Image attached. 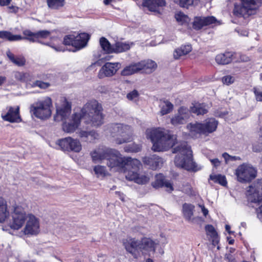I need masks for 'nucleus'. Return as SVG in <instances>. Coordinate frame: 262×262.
<instances>
[{
	"label": "nucleus",
	"instance_id": "393cba45",
	"mask_svg": "<svg viewBox=\"0 0 262 262\" xmlns=\"http://www.w3.org/2000/svg\"><path fill=\"white\" fill-rule=\"evenodd\" d=\"M194 206L189 204H184L183 205V213L184 218L189 223H194L195 218L193 217Z\"/></svg>",
	"mask_w": 262,
	"mask_h": 262
},
{
	"label": "nucleus",
	"instance_id": "aec40b11",
	"mask_svg": "<svg viewBox=\"0 0 262 262\" xmlns=\"http://www.w3.org/2000/svg\"><path fill=\"white\" fill-rule=\"evenodd\" d=\"M165 5V0H145L142 3V6L149 11L157 13H160L161 9Z\"/></svg>",
	"mask_w": 262,
	"mask_h": 262
},
{
	"label": "nucleus",
	"instance_id": "0eeeda50",
	"mask_svg": "<svg viewBox=\"0 0 262 262\" xmlns=\"http://www.w3.org/2000/svg\"><path fill=\"white\" fill-rule=\"evenodd\" d=\"M241 4L234 6V14L244 18L254 14L262 4L261 0H241Z\"/></svg>",
	"mask_w": 262,
	"mask_h": 262
},
{
	"label": "nucleus",
	"instance_id": "2f4dec72",
	"mask_svg": "<svg viewBox=\"0 0 262 262\" xmlns=\"http://www.w3.org/2000/svg\"><path fill=\"white\" fill-rule=\"evenodd\" d=\"M160 107V114L163 116L170 113L173 110V105L170 102L166 100L161 102Z\"/></svg>",
	"mask_w": 262,
	"mask_h": 262
},
{
	"label": "nucleus",
	"instance_id": "1a4fd4ad",
	"mask_svg": "<svg viewBox=\"0 0 262 262\" xmlns=\"http://www.w3.org/2000/svg\"><path fill=\"white\" fill-rule=\"evenodd\" d=\"M257 173L256 168L248 163L238 165L234 172L237 181L242 183L251 182L257 177Z\"/></svg>",
	"mask_w": 262,
	"mask_h": 262
},
{
	"label": "nucleus",
	"instance_id": "423d86ee",
	"mask_svg": "<svg viewBox=\"0 0 262 262\" xmlns=\"http://www.w3.org/2000/svg\"><path fill=\"white\" fill-rule=\"evenodd\" d=\"M173 153H178L174 163L177 166L187 170L196 171L198 169L192 159V152L186 142L181 143L173 149Z\"/></svg>",
	"mask_w": 262,
	"mask_h": 262
},
{
	"label": "nucleus",
	"instance_id": "bb28decb",
	"mask_svg": "<svg viewBox=\"0 0 262 262\" xmlns=\"http://www.w3.org/2000/svg\"><path fill=\"white\" fill-rule=\"evenodd\" d=\"M138 62H133L126 66L121 72V75L123 76H128L139 72Z\"/></svg>",
	"mask_w": 262,
	"mask_h": 262
},
{
	"label": "nucleus",
	"instance_id": "09e8293b",
	"mask_svg": "<svg viewBox=\"0 0 262 262\" xmlns=\"http://www.w3.org/2000/svg\"><path fill=\"white\" fill-rule=\"evenodd\" d=\"M174 2L181 7L188 8L193 4L192 0H174Z\"/></svg>",
	"mask_w": 262,
	"mask_h": 262
},
{
	"label": "nucleus",
	"instance_id": "2eb2a0df",
	"mask_svg": "<svg viewBox=\"0 0 262 262\" xmlns=\"http://www.w3.org/2000/svg\"><path fill=\"white\" fill-rule=\"evenodd\" d=\"M122 243L126 250L134 257L137 258L140 256V240L135 238L127 237L123 239Z\"/></svg>",
	"mask_w": 262,
	"mask_h": 262
},
{
	"label": "nucleus",
	"instance_id": "338daca9",
	"mask_svg": "<svg viewBox=\"0 0 262 262\" xmlns=\"http://www.w3.org/2000/svg\"><path fill=\"white\" fill-rule=\"evenodd\" d=\"M161 239H160L161 241H160V242L163 245L167 243V240H166V238H165V237L162 236V235L161 236Z\"/></svg>",
	"mask_w": 262,
	"mask_h": 262
},
{
	"label": "nucleus",
	"instance_id": "4c0bfd02",
	"mask_svg": "<svg viewBox=\"0 0 262 262\" xmlns=\"http://www.w3.org/2000/svg\"><path fill=\"white\" fill-rule=\"evenodd\" d=\"M93 170L98 178L104 177L108 174L105 167L103 166L96 165L94 167Z\"/></svg>",
	"mask_w": 262,
	"mask_h": 262
},
{
	"label": "nucleus",
	"instance_id": "a19ab883",
	"mask_svg": "<svg viewBox=\"0 0 262 262\" xmlns=\"http://www.w3.org/2000/svg\"><path fill=\"white\" fill-rule=\"evenodd\" d=\"M166 181V180L165 179V178L162 174H157L156 176V180L152 183V185L156 188L163 187V185H164Z\"/></svg>",
	"mask_w": 262,
	"mask_h": 262
},
{
	"label": "nucleus",
	"instance_id": "9d476101",
	"mask_svg": "<svg viewBox=\"0 0 262 262\" xmlns=\"http://www.w3.org/2000/svg\"><path fill=\"white\" fill-rule=\"evenodd\" d=\"M28 214L23 207L20 206H14L10 214L9 223L11 229L18 230L21 229L26 221Z\"/></svg>",
	"mask_w": 262,
	"mask_h": 262
},
{
	"label": "nucleus",
	"instance_id": "7ed1b4c3",
	"mask_svg": "<svg viewBox=\"0 0 262 262\" xmlns=\"http://www.w3.org/2000/svg\"><path fill=\"white\" fill-rule=\"evenodd\" d=\"M146 135L152 142L151 148L154 151L166 150L172 147L176 141L174 135L162 128H148L146 131Z\"/></svg>",
	"mask_w": 262,
	"mask_h": 262
},
{
	"label": "nucleus",
	"instance_id": "72a5a7b5",
	"mask_svg": "<svg viewBox=\"0 0 262 262\" xmlns=\"http://www.w3.org/2000/svg\"><path fill=\"white\" fill-rule=\"evenodd\" d=\"M130 48V44L123 42H117L114 45L113 53H121L129 50Z\"/></svg>",
	"mask_w": 262,
	"mask_h": 262
},
{
	"label": "nucleus",
	"instance_id": "412c9836",
	"mask_svg": "<svg viewBox=\"0 0 262 262\" xmlns=\"http://www.w3.org/2000/svg\"><path fill=\"white\" fill-rule=\"evenodd\" d=\"M143 162L144 164L148 166L151 169L156 170L162 166L164 160L157 155H153L144 157L143 159Z\"/></svg>",
	"mask_w": 262,
	"mask_h": 262
},
{
	"label": "nucleus",
	"instance_id": "6e6d98bb",
	"mask_svg": "<svg viewBox=\"0 0 262 262\" xmlns=\"http://www.w3.org/2000/svg\"><path fill=\"white\" fill-rule=\"evenodd\" d=\"M253 150L255 152H260L262 151V143H257L253 145Z\"/></svg>",
	"mask_w": 262,
	"mask_h": 262
},
{
	"label": "nucleus",
	"instance_id": "a211bd4d",
	"mask_svg": "<svg viewBox=\"0 0 262 262\" xmlns=\"http://www.w3.org/2000/svg\"><path fill=\"white\" fill-rule=\"evenodd\" d=\"M7 112L6 113H3L1 115V117L4 120L11 123H18L21 121L19 106H9L7 107Z\"/></svg>",
	"mask_w": 262,
	"mask_h": 262
},
{
	"label": "nucleus",
	"instance_id": "3c124183",
	"mask_svg": "<svg viewBox=\"0 0 262 262\" xmlns=\"http://www.w3.org/2000/svg\"><path fill=\"white\" fill-rule=\"evenodd\" d=\"M75 39L74 35H68L64 37L63 43L66 45H72L74 47V42Z\"/></svg>",
	"mask_w": 262,
	"mask_h": 262
},
{
	"label": "nucleus",
	"instance_id": "680f3d73",
	"mask_svg": "<svg viewBox=\"0 0 262 262\" xmlns=\"http://www.w3.org/2000/svg\"><path fill=\"white\" fill-rule=\"evenodd\" d=\"M199 207L201 208V211L205 216H206L208 214V210L207 208H205L204 205H199Z\"/></svg>",
	"mask_w": 262,
	"mask_h": 262
},
{
	"label": "nucleus",
	"instance_id": "dca6fc26",
	"mask_svg": "<svg viewBox=\"0 0 262 262\" xmlns=\"http://www.w3.org/2000/svg\"><path fill=\"white\" fill-rule=\"evenodd\" d=\"M190 115V111L184 106L180 107L171 118V123L177 126L185 123Z\"/></svg>",
	"mask_w": 262,
	"mask_h": 262
},
{
	"label": "nucleus",
	"instance_id": "5fc2aeb1",
	"mask_svg": "<svg viewBox=\"0 0 262 262\" xmlns=\"http://www.w3.org/2000/svg\"><path fill=\"white\" fill-rule=\"evenodd\" d=\"M89 132L80 129L78 131V134L80 138H83L85 141L88 137V134Z\"/></svg>",
	"mask_w": 262,
	"mask_h": 262
},
{
	"label": "nucleus",
	"instance_id": "13d9d810",
	"mask_svg": "<svg viewBox=\"0 0 262 262\" xmlns=\"http://www.w3.org/2000/svg\"><path fill=\"white\" fill-rule=\"evenodd\" d=\"M163 187H166L168 191H172L173 190L172 184L167 180L165 182L164 185H163Z\"/></svg>",
	"mask_w": 262,
	"mask_h": 262
},
{
	"label": "nucleus",
	"instance_id": "6e6552de",
	"mask_svg": "<svg viewBox=\"0 0 262 262\" xmlns=\"http://www.w3.org/2000/svg\"><path fill=\"white\" fill-rule=\"evenodd\" d=\"M52 100L47 97L42 100L37 101L31 105L30 112L37 118L40 119L49 118L52 114Z\"/></svg>",
	"mask_w": 262,
	"mask_h": 262
},
{
	"label": "nucleus",
	"instance_id": "6ab92c4d",
	"mask_svg": "<svg viewBox=\"0 0 262 262\" xmlns=\"http://www.w3.org/2000/svg\"><path fill=\"white\" fill-rule=\"evenodd\" d=\"M215 24H220V23L214 16H197L194 19L193 28L195 30H199L204 26Z\"/></svg>",
	"mask_w": 262,
	"mask_h": 262
},
{
	"label": "nucleus",
	"instance_id": "b1692460",
	"mask_svg": "<svg viewBox=\"0 0 262 262\" xmlns=\"http://www.w3.org/2000/svg\"><path fill=\"white\" fill-rule=\"evenodd\" d=\"M89 39L90 35L85 33H80L75 36L74 47L76 49V50L84 48L86 45Z\"/></svg>",
	"mask_w": 262,
	"mask_h": 262
},
{
	"label": "nucleus",
	"instance_id": "f704fd0d",
	"mask_svg": "<svg viewBox=\"0 0 262 262\" xmlns=\"http://www.w3.org/2000/svg\"><path fill=\"white\" fill-rule=\"evenodd\" d=\"M206 234L209 236L213 243L218 242V235L212 225H207L205 227Z\"/></svg>",
	"mask_w": 262,
	"mask_h": 262
},
{
	"label": "nucleus",
	"instance_id": "052dcab7",
	"mask_svg": "<svg viewBox=\"0 0 262 262\" xmlns=\"http://www.w3.org/2000/svg\"><path fill=\"white\" fill-rule=\"evenodd\" d=\"M256 213L257 217L262 221V205L256 209Z\"/></svg>",
	"mask_w": 262,
	"mask_h": 262
},
{
	"label": "nucleus",
	"instance_id": "a18cd8bd",
	"mask_svg": "<svg viewBox=\"0 0 262 262\" xmlns=\"http://www.w3.org/2000/svg\"><path fill=\"white\" fill-rule=\"evenodd\" d=\"M180 189L187 194L192 195L193 194L192 188L190 185L188 183L183 184L182 186L180 188Z\"/></svg>",
	"mask_w": 262,
	"mask_h": 262
},
{
	"label": "nucleus",
	"instance_id": "37998d69",
	"mask_svg": "<svg viewBox=\"0 0 262 262\" xmlns=\"http://www.w3.org/2000/svg\"><path fill=\"white\" fill-rule=\"evenodd\" d=\"M210 179L215 183H218L222 186H225L227 184V181L225 176L219 175H211Z\"/></svg>",
	"mask_w": 262,
	"mask_h": 262
},
{
	"label": "nucleus",
	"instance_id": "774afa93",
	"mask_svg": "<svg viewBox=\"0 0 262 262\" xmlns=\"http://www.w3.org/2000/svg\"><path fill=\"white\" fill-rule=\"evenodd\" d=\"M6 80V78L3 76H0V85H2Z\"/></svg>",
	"mask_w": 262,
	"mask_h": 262
},
{
	"label": "nucleus",
	"instance_id": "a878e982",
	"mask_svg": "<svg viewBox=\"0 0 262 262\" xmlns=\"http://www.w3.org/2000/svg\"><path fill=\"white\" fill-rule=\"evenodd\" d=\"M192 50L191 46L190 45H182L173 51V55L175 59H179L181 56L187 55Z\"/></svg>",
	"mask_w": 262,
	"mask_h": 262
},
{
	"label": "nucleus",
	"instance_id": "cd10ccee",
	"mask_svg": "<svg viewBox=\"0 0 262 262\" xmlns=\"http://www.w3.org/2000/svg\"><path fill=\"white\" fill-rule=\"evenodd\" d=\"M232 57L233 53L228 52L224 54H220L216 55L215 61L219 64H226L232 61Z\"/></svg>",
	"mask_w": 262,
	"mask_h": 262
},
{
	"label": "nucleus",
	"instance_id": "79ce46f5",
	"mask_svg": "<svg viewBox=\"0 0 262 262\" xmlns=\"http://www.w3.org/2000/svg\"><path fill=\"white\" fill-rule=\"evenodd\" d=\"M25 37H23V39H26L29 40L31 42H36V32H33L30 30H25L23 32Z\"/></svg>",
	"mask_w": 262,
	"mask_h": 262
},
{
	"label": "nucleus",
	"instance_id": "c03bdc74",
	"mask_svg": "<svg viewBox=\"0 0 262 262\" xmlns=\"http://www.w3.org/2000/svg\"><path fill=\"white\" fill-rule=\"evenodd\" d=\"M51 34V32L48 30H41L36 32V41H38L39 38H47Z\"/></svg>",
	"mask_w": 262,
	"mask_h": 262
},
{
	"label": "nucleus",
	"instance_id": "e2e57ef3",
	"mask_svg": "<svg viewBox=\"0 0 262 262\" xmlns=\"http://www.w3.org/2000/svg\"><path fill=\"white\" fill-rule=\"evenodd\" d=\"M210 162L215 167H218L220 165V161L218 159H210Z\"/></svg>",
	"mask_w": 262,
	"mask_h": 262
},
{
	"label": "nucleus",
	"instance_id": "de8ad7c7",
	"mask_svg": "<svg viewBox=\"0 0 262 262\" xmlns=\"http://www.w3.org/2000/svg\"><path fill=\"white\" fill-rule=\"evenodd\" d=\"M255 95V99L257 101H262V88L260 87H254L253 89Z\"/></svg>",
	"mask_w": 262,
	"mask_h": 262
},
{
	"label": "nucleus",
	"instance_id": "f8f14e48",
	"mask_svg": "<svg viewBox=\"0 0 262 262\" xmlns=\"http://www.w3.org/2000/svg\"><path fill=\"white\" fill-rule=\"evenodd\" d=\"M56 144L63 151L79 152L82 149V145L80 141L71 137L59 139L57 141Z\"/></svg>",
	"mask_w": 262,
	"mask_h": 262
},
{
	"label": "nucleus",
	"instance_id": "7c9ffc66",
	"mask_svg": "<svg viewBox=\"0 0 262 262\" xmlns=\"http://www.w3.org/2000/svg\"><path fill=\"white\" fill-rule=\"evenodd\" d=\"M190 111L197 115H203L208 112V107L204 104L196 103L191 107Z\"/></svg>",
	"mask_w": 262,
	"mask_h": 262
},
{
	"label": "nucleus",
	"instance_id": "4468645a",
	"mask_svg": "<svg viewBox=\"0 0 262 262\" xmlns=\"http://www.w3.org/2000/svg\"><path fill=\"white\" fill-rule=\"evenodd\" d=\"M61 104L56 106V113L54 116V120L60 121L67 119L71 113V105L67 99L62 97L60 99Z\"/></svg>",
	"mask_w": 262,
	"mask_h": 262
},
{
	"label": "nucleus",
	"instance_id": "4be33fe9",
	"mask_svg": "<svg viewBox=\"0 0 262 262\" xmlns=\"http://www.w3.org/2000/svg\"><path fill=\"white\" fill-rule=\"evenodd\" d=\"M156 244L149 238H143L141 241L140 256L141 254H147L149 252H154Z\"/></svg>",
	"mask_w": 262,
	"mask_h": 262
},
{
	"label": "nucleus",
	"instance_id": "c9c22d12",
	"mask_svg": "<svg viewBox=\"0 0 262 262\" xmlns=\"http://www.w3.org/2000/svg\"><path fill=\"white\" fill-rule=\"evenodd\" d=\"M100 45L102 50L107 53H113L114 45H111L110 42L104 37L100 39Z\"/></svg>",
	"mask_w": 262,
	"mask_h": 262
},
{
	"label": "nucleus",
	"instance_id": "9b49d317",
	"mask_svg": "<svg viewBox=\"0 0 262 262\" xmlns=\"http://www.w3.org/2000/svg\"><path fill=\"white\" fill-rule=\"evenodd\" d=\"M246 195L249 202L255 203L262 202V179L257 180L248 187Z\"/></svg>",
	"mask_w": 262,
	"mask_h": 262
},
{
	"label": "nucleus",
	"instance_id": "603ef678",
	"mask_svg": "<svg viewBox=\"0 0 262 262\" xmlns=\"http://www.w3.org/2000/svg\"><path fill=\"white\" fill-rule=\"evenodd\" d=\"M99 137L98 134L94 130L90 131L88 134V137L86 141L90 142H94L96 139Z\"/></svg>",
	"mask_w": 262,
	"mask_h": 262
},
{
	"label": "nucleus",
	"instance_id": "864d4df0",
	"mask_svg": "<svg viewBox=\"0 0 262 262\" xmlns=\"http://www.w3.org/2000/svg\"><path fill=\"white\" fill-rule=\"evenodd\" d=\"M33 86H38L41 89H46V88H47L48 87H49V84L47 82H44L41 81L37 80V81H36L33 83Z\"/></svg>",
	"mask_w": 262,
	"mask_h": 262
},
{
	"label": "nucleus",
	"instance_id": "ddd939ff",
	"mask_svg": "<svg viewBox=\"0 0 262 262\" xmlns=\"http://www.w3.org/2000/svg\"><path fill=\"white\" fill-rule=\"evenodd\" d=\"M26 225L23 229L25 235H36L40 231V223L38 218L32 214H28Z\"/></svg>",
	"mask_w": 262,
	"mask_h": 262
},
{
	"label": "nucleus",
	"instance_id": "c756f323",
	"mask_svg": "<svg viewBox=\"0 0 262 262\" xmlns=\"http://www.w3.org/2000/svg\"><path fill=\"white\" fill-rule=\"evenodd\" d=\"M0 38L9 41H15L23 39V37L20 35H14L12 33L7 31H0Z\"/></svg>",
	"mask_w": 262,
	"mask_h": 262
},
{
	"label": "nucleus",
	"instance_id": "69168bd1",
	"mask_svg": "<svg viewBox=\"0 0 262 262\" xmlns=\"http://www.w3.org/2000/svg\"><path fill=\"white\" fill-rule=\"evenodd\" d=\"M23 76L24 74L23 73L18 72L15 74V77L20 80L23 79Z\"/></svg>",
	"mask_w": 262,
	"mask_h": 262
},
{
	"label": "nucleus",
	"instance_id": "49530a36",
	"mask_svg": "<svg viewBox=\"0 0 262 262\" xmlns=\"http://www.w3.org/2000/svg\"><path fill=\"white\" fill-rule=\"evenodd\" d=\"M222 157L225 159L226 163H228L230 161H234L236 160H241V158L238 156H232L229 155L227 152H224L222 154Z\"/></svg>",
	"mask_w": 262,
	"mask_h": 262
},
{
	"label": "nucleus",
	"instance_id": "e433bc0d",
	"mask_svg": "<svg viewBox=\"0 0 262 262\" xmlns=\"http://www.w3.org/2000/svg\"><path fill=\"white\" fill-rule=\"evenodd\" d=\"M48 7L51 9H59L63 7L65 4L64 0H47Z\"/></svg>",
	"mask_w": 262,
	"mask_h": 262
},
{
	"label": "nucleus",
	"instance_id": "ea45409f",
	"mask_svg": "<svg viewBox=\"0 0 262 262\" xmlns=\"http://www.w3.org/2000/svg\"><path fill=\"white\" fill-rule=\"evenodd\" d=\"M175 18L177 21L181 25L188 24L190 20L189 17L181 12L176 14Z\"/></svg>",
	"mask_w": 262,
	"mask_h": 262
},
{
	"label": "nucleus",
	"instance_id": "8fccbe9b",
	"mask_svg": "<svg viewBox=\"0 0 262 262\" xmlns=\"http://www.w3.org/2000/svg\"><path fill=\"white\" fill-rule=\"evenodd\" d=\"M139 97V93L138 92L137 90H133V91L129 92L127 95V98L128 100L133 101H137Z\"/></svg>",
	"mask_w": 262,
	"mask_h": 262
},
{
	"label": "nucleus",
	"instance_id": "f03ea898",
	"mask_svg": "<svg viewBox=\"0 0 262 262\" xmlns=\"http://www.w3.org/2000/svg\"><path fill=\"white\" fill-rule=\"evenodd\" d=\"M82 118L85 123L92 126H101L104 123L101 105L96 100H91L86 103L80 113H75L63 121V131L69 134L75 132L80 125Z\"/></svg>",
	"mask_w": 262,
	"mask_h": 262
},
{
	"label": "nucleus",
	"instance_id": "f257e3e1",
	"mask_svg": "<svg viewBox=\"0 0 262 262\" xmlns=\"http://www.w3.org/2000/svg\"><path fill=\"white\" fill-rule=\"evenodd\" d=\"M93 162L99 163L102 160H107V165L111 168H116L123 171L127 180L134 181L138 184L148 183L151 177L150 173L139 172L142 165L140 161L130 157H122L114 149L100 146L90 153Z\"/></svg>",
	"mask_w": 262,
	"mask_h": 262
},
{
	"label": "nucleus",
	"instance_id": "4d7b16f0",
	"mask_svg": "<svg viewBox=\"0 0 262 262\" xmlns=\"http://www.w3.org/2000/svg\"><path fill=\"white\" fill-rule=\"evenodd\" d=\"M223 82L224 84L228 85L233 82V79L231 76H226L223 78Z\"/></svg>",
	"mask_w": 262,
	"mask_h": 262
},
{
	"label": "nucleus",
	"instance_id": "c85d7f7f",
	"mask_svg": "<svg viewBox=\"0 0 262 262\" xmlns=\"http://www.w3.org/2000/svg\"><path fill=\"white\" fill-rule=\"evenodd\" d=\"M9 212L8 210L6 201L0 197V223H3L8 219Z\"/></svg>",
	"mask_w": 262,
	"mask_h": 262
},
{
	"label": "nucleus",
	"instance_id": "20e7f679",
	"mask_svg": "<svg viewBox=\"0 0 262 262\" xmlns=\"http://www.w3.org/2000/svg\"><path fill=\"white\" fill-rule=\"evenodd\" d=\"M218 124L217 120L213 118H209L205 120L203 122L195 121L188 123L186 128L190 137L198 138L202 135L208 136L216 131Z\"/></svg>",
	"mask_w": 262,
	"mask_h": 262
},
{
	"label": "nucleus",
	"instance_id": "58836bf2",
	"mask_svg": "<svg viewBox=\"0 0 262 262\" xmlns=\"http://www.w3.org/2000/svg\"><path fill=\"white\" fill-rule=\"evenodd\" d=\"M141 146L136 143H132L124 147V151L127 152H137L141 150Z\"/></svg>",
	"mask_w": 262,
	"mask_h": 262
},
{
	"label": "nucleus",
	"instance_id": "5701e85b",
	"mask_svg": "<svg viewBox=\"0 0 262 262\" xmlns=\"http://www.w3.org/2000/svg\"><path fill=\"white\" fill-rule=\"evenodd\" d=\"M139 71H143L146 73L154 72L157 68V63L153 60L148 59L138 62Z\"/></svg>",
	"mask_w": 262,
	"mask_h": 262
},
{
	"label": "nucleus",
	"instance_id": "473e14b6",
	"mask_svg": "<svg viewBox=\"0 0 262 262\" xmlns=\"http://www.w3.org/2000/svg\"><path fill=\"white\" fill-rule=\"evenodd\" d=\"M7 55L13 63L18 66H23L25 64L26 60L24 57L15 56L10 51L7 52Z\"/></svg>",
	"mask_w": 262,
	"mask_h": 262
},
{
	"label": "nucleus",
	"instance_id": "bf43d9fd",
	"mask_svg": "<svg viewBox=\"0 0 262 262\" xmlns=\"http://www.w3.org/2000/svg\"><path fill=\"white\" fill-rule=\"evenodd\" d=\"M227 112L226 111H216L214 113V116L217 117L224 118L227 115Z\"/></svg>",
	"mask_w": 262,
	"mask_h": 262
},
{
	"label": "nucleus",
	"instance_id": "f3484780",
	"mask_svg": "<svg viewBox=\"0 0 262 262\" xmlns=\"http://www.w3.org/2000/svg\"><path fill=\"white\" fill-rule=\"evenodd\" d=\"M120 67L121 63L119 62H107L100 69L98 76L100 79L113 76Z\"/></svg>",
	"mask_w": 262,
	"mask_h": 262
},
{
	"label": "nucleus",
	"instance_id": "39448f33",
	"mask_svg": "<svg viewBox=\"0 0 262 262\" xmlns=\"http://www.w3.org/2000/svg\"><path fill=\"white\" fill-rule=\"evenodd\" d=\"M105 133L113 137L116 144L120 145L130 142L133 140V129L130 126L121 123L108 124Z\"/></svg>",
	"mask_w": 262,
	"mask_h": 262
},
{
	"label": "nucleus",
	"instance_id": "0e129e2a",
	"mask_svg": "<svg viewBox=\"0 0 262 262\" xmlns=\"http://www.w3.org/2000/svg\"><path fill=\"white\" fill-rule=\"evenodd\" d=\"M11 0H0V5L1 6L8 5L10 3Z\"/></svg>",
	"mask_w": 262,
	"mask_h": 262
}]
</instances>
